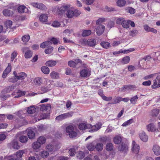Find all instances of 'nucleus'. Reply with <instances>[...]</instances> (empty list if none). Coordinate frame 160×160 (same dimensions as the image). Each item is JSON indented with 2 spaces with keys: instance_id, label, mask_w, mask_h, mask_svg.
I'll list each match as a JSON object with an SVG mask.
<instances>
[{
  "instance_id": "1",
  "label": "nucleus",
  "mask_w": 160,
  "mask_h": 160,
  "mask_svg": "<svg viewBox=\"0 0 160 160\" xmlns=\"http://www.w3.org/2000/svg\"><path fill=\"white\" fill-rule=\"evenodd\" d=\"M102 125V123L100 122H98L95 125H92L88 124V129H90L89 132H94L101 128Z\"/></svg>"
},
{
  "instance_id": "2",
  "label": "nucleus",
  "mask_w": 160,
  "mask_h": 160,
  "mask_svg": "<svg viewBox=\"0 0 160 160\" xmlns=\"http://www.w3.org/2000/svg\"><path fill=\"white\" fill-rule=\"evenodd\" d=\"M23 52H24V57L26 58H31L32 55V52L28 47H23L22 48Z\"/></svg>"
},
{
  "instance_id": "3",
  "label": "nucleus",
  "mask_w": 160,
  "mask_h": 160,
  "mask_svg": "<svg viewBox=\"0 0 160 160\" xmlns=\"http://www.w3.org/2000/svg\"><path fill=\"white\" fill-rule=\"evenodd\" d=\"M79 74L81 78H87L90 76L91 72L88 68H86L81 70L79 72Z\"/></svg>"
},
{
  "instance_id": "4",
  "label": "nucleus",
  "mask_w": 160,
  "mask_h": 160,
  "mask_svg": "<svg viewBox=\"0 0 160 160\" xmlns=\"http://www.w3.org/2000/svg\"><path fill=\"white\" fill-rule=\"evenodd\" d=\"M31 5L34 7L42 10H46L47 8L43 4L39 2H32Z\"/></svg>"
},
{
  "instance_id": "5",
  "label": "nucleus",
  "mask_w": 160,
  "mask_h": 160,
  "mask_svg": "<svg viewBox=\"0 0 160 160\" xmlns=\"http://www.w3.org/2000/svg\"><path fill=\"white\" fill-rule=\"evenodd\" d=\"M132 151L133 153L136 154L138 153L140 150V146L137 144L134 141H133L132 143Z\"/></svg>"
},
{
  "instance_id": "6",
  "label": "nucleus",
  "mask_w": 160,
  "mask_h": 160,
  "mask_svg": "<svg viewBox=\"0 0 160 160\" xmlns=\"http://www.w3.org/2000/svg\"><path fill=\"white\" fill-rule=\"evenodd\" d=\"M16 121L17 123L16 125V126L18 128L28 124L27 121L23 118L18 119H16Z\"/></svg>"
},
{
  "instance_id": "7",
  "label": "nucleus",
  "mask_w": 160,
  "mask_h": 160,
  "mask_svg": "<svg viewBox=\"0 0 160 160\" xmlns=\"http://www.w3.org/2000/svg\"><path fill=\"white\" fill-rule=\"evenodd\" d=\"M105 29L104 26L102 25H99L96 29V32L98 35L100 36L103 33Z\"/></svg>"
},
{
  "instance_id": "8",
  "label": "nucleus",
  "mask_w": 160,
  "mask_h": 160,
  "mask_svg": "<svg viewBox=\"0 0 160 160\" xmlns=\"http://www.w3.org/2000/svg\"><path fill=\"white\" fill-rule=\"evenodd\" d=\"M147 129L148 131L152 132H158V129L156 128L153 123H150L146 126Z\"/></svg>"
},
{
  "instance_id": "9",
  "label": "nucleus",
  "mask_w": 160,
  "mask_h": 160,
  "mask_svg": "<svg viewBox=\"0 0 160 160\" xmlns=\"http://www.w3.org/2000/svg\"><path fill=\"white\" fill-rule=\"evenodd\" d=\"M9 145L11 148H12L14 149L18 150L20 148V146L18 145V142L16 140H13Z\"/></svg>"
},
{
  "instance_id": "10",
  "label": "nucleus",
  "mask_w": 160,
  "mask_h": 160,
  "mask_svg": "<svg viewBox=\"0 0 160 160\" xmlns=\"http://www.w3.org/2000/svg\"><path fill=\"white\" fill-rule=\"evenodd\" d=\"M24 153V150H19L17 152L16 154L13 155V157L15 158L17 160H22V158Z\"/></svg>"
},
{
  "instance_id": "11",
  "label": "nucleus",
  "mask_w": 160,
  "mask_h": 160,
  "mask_svg": "<svg viewBox=\"0 0 160 160\" xmlns=\"http://www.w3.org/2000/svg\"><path fill=\"white\" fill-rule=\"evenodd\" d=\"M11 64L8 63V67L4 71L2 74V77L5 78L7 75L11 72Z\"/></svg>"
},
{
  "instance_id": "12",
  "label": "nucleus",
  "mask_w": 160,
  "mask_h": 160,
  "mask_svg": "<svg viewBox=\"0 0 160 160\" xmlns=\"http://www.w3.org/2000/svg\"><path fill=\"white\" fill-rule=\"evenodd\" d=\"M143 27L144 30L146 32H151L155 33H157V30L156 29L153 28H150L147 24L144 25Z\"/></svg>"
},
{
  "instance_id": "13",
  "label": "nucleus",
  "mask_w": 160,
  "mask_h": 160,
  "mask_svg": "<svg viewBox=\"0 0 160 160\" xmlns=\"http://www.w3.org/2000/svg\"><path fill=\"white\" fill-rule=\"evenodd\" d=\"M152 151L154 154L157 156L160 155V147L157 145H154L153 146Z\"/></svg>"
},
{
  "instance_id": "14",
  "label": "nucleus",
  "mask_w": 160,
  "mask_h": 160,
  "mask_svg": "<svg viewBox=\"0 0 160 160\" xmlns=\"http://www.w3.org/2000/svg\"><path fill=\"white\" fill-rule=\"evenodd\" d=\"M135 50V49L134 48H132L128 49L127 50H120L119 51L114 52H113V55L118 54L121 53H127L129 52H132Z\"/></svg>"
},
{
  "instance_id": "15",
  "label": "nucleus",
  "mask_w": 160,
  "mask_h": 160,
  "mask_svg": "<svg viewBox=\"0 0 160 160\" xmlns=\"http://www.w3.org/2000/svg\"><path fill=\"white\" fill-rule=\"evenodd\" d=\"M128 146L127 145L122 143L118 147V149L120 151L126 152L128 151Z\"/></svg>"
},
{
  "instance_id": "16",
  "label": "nucleus",
  "mask_w": 160,
  "mask_h": 160,
  "mask_svg": "<svg viewBox=\"0 0 160 160\" xmlns=\"http://www.w3.org/2000/svg\"><path fill=\"white\" fill-rule=\"evenodd\" d=\"M51 85H49L47 86H41L40 87V90L41 91V93H44L49 91L51 90Z\"/></svg>"
},
{
  "instance_id": "17",
  "label": "nucleus",
  "mask_w": 160,
  "mask_h": 160,
  "mask_svg": "<svg viewBox=\"0 0 160 160\" xmlns=\"http://www.w3.org/2000/svg\"><path fill=\"white\" fill-rule=\"evenodd\" d=\"M87 44L90 47H93L96 44V42L94 39H89L87 41Z\"/></svg>"
},
{
  "instance_id": "18",
  "label": "nucleus",
  "mask_w": 160,
  "mask_h": 160,
  "mask_svg": "<svg viewBox=\"0 0 160 160\" xmlns=\"http://www.w3.org/2000/svg\"><path fill=\"white\" fill-rule=\"evenodd\" d=\"M88 125L85 123H81L78 125V128L80 130H84L88 129Z\"/></svg>"
},
{
  "instance_id": "19",
  "label": "nucleus",
  "mask_w": 160,
  "mask_h": 160,
  "mask_svg": "<svg viewBox=\"0 0 160 160\" xmlns=\"http://www.w3.org/2000/svg\"><path fill=\"white\" fill-rule=\"evenodd\" d=\"M139 137L141 140L144 142H146L148 140V136L144 132H142L139 134Z\"/></svg>"
},
{
  "instance_id": "20",
  "label": "nucleus",
  "mask_w": 160,
  "mask_h": 160,
  "mask_svg": "<svg viewBox=\"0 0 160 160\" xmlns=\"http://www.w3.org/2000/svg\"><path fill=\"white\" fill-rule=\"evenodd\" d=\"M3 14L5 16H11L13 14L12 11L8 9H5L2 11Z\"/></svg>"
},
{
  "instance_id": "21",
  "label": "nucleus",
  "mask_w": 160,
  "mask_h": 160,
  "mask_svg": "<svg viewBox=\"0 0 160 160\" xmlns=\"http://www.w3.org/2000/svg\"><path fill=\"white\" fill-rule=\"evenodd\" d=\"M70 8V5H63L59 9V12L61 13H64L66 11H68Z\"/></svg>"
},
{
  "instance_id": "22",
  "label": "nucleus",
  "mask_w": 160,
  "mask_h": 160,
  "mask_svg": "<svg viewBox=\"0 0 160 160\" xmlns=\"http://www.w3.org/2000/svg\"><path fill=\"white\" fill-rule=\"evenodd\" d=\"M34 84L36 85H40L41 84L42 82V79L41 78L36 77L33 80Z\"/></svg>"
},
{
  "instance_id": "23",
  "label": "nucleus",
  "mask_w": 160,
  "mask_h": 160,
  "mask_svg": "<svg viewBox=\"0 0 160 160\" xmlns=\"http://www.w3.org/2000/svg\"><path fill=\"white\" fill-rule=\"evenodd\" d=\"M160 87V80L154 79L153 80V85L152 86V88H156Z\"/></svg>"
},
{
  "instance_id": "24",
  "label": "nucleus",
  "mask_w": 160,
  "mask_h": 160,
  "mask_svg": "<svg viewBox=\"0 0 160 160\" xmlns=\"http://www.w3.org/2000/svg\"><path fill=\"white\" fill-rule=\"evenodd\" d=\"M48 17L47 14H43L40 16L39 20L42 22H46L48 21Z\"/></svg>"
},
{
  "instance_id": "25",
  "label": "nucleus",
  "mask_w": 160,
  "mask_h": 160,
  "mask_svg": "<svg viewBox=\"0 0 160 160\" xmlns=\"http://www.w3.org/2000/svg\"><path fill=\"white\" fill-rule=\"evenodd\" d=\"M27 76V74L24 72H21L18 74V76H17L18 80H24Z\"/></svg>"
},
{
  "instance_id": "26",
  "label": "nucleus",
  "mask_w": 160,
  "mask_h": 160,
  "mask_svg": "<svg viewBox=\"0 0 160 160\" xmlns=\"http://www.w3.org/2000/svg\"><path fill=\"white\" fill-rule=\"evenodd\" d=\"M86 147L89 151H93L95 149V144L93 142L89 143L87 144Z\"/></svg>"
},
{
  "instance_id": "27",
  "label": "nucleus",
  "mask_w": 160,
  "mask_h": 160,
  "mask_svg": "<svg viewBox=\"0 0 160 160\" xmlns=\"http://www.w3.org/2000/svg\"><path fill=\"white\" fill-rule=\"evenodd\" d=\"M36 111V108L33 106H31L28 107L27 110L28 113L32 114L35 113Z\"/></svg>"
},
{
  "instance_id": "28",
  "label": "nucleus",
  "mask_w": 160,
  "mask_h": 160,
  "mask_svg": "<svg viewBox=\"0 0 160 160\" xmlns=\"http://www.w3.org/2000/svg\"><path fill=\"white\" fill-rule=\"evenodd\" d=\"M35 133L31 129H28V136L30 139H33L34 138Z\"/></svg>"
},
{
  "instance_id": "29",
  "label": "nucleus",
  "mask_w": 160,
  "mask_h": 160,
  "mask_svg": "<svg viewBox=\"0 0 160 160\" xmlns=\"http://www.w3.org/2000/svg\"><path fill=\"white\" fill-rule=\"evenodd\" d=\"M122 140V138L119 136H116L113 139V142L116 144H119Z\"/></svg>"
},
{
  "instance_id": "30",
  "label": "nucleus",
  "mask_w": 160,
  "mask_h": 160,
  "mask_svg": "<svg viewBox=\"0 0 160 160\" xmlns=\"http://www.w3.org/2000/svg\"><path fill=\"white\" fill-rule=\"evenodd\" d=\"M45 64L48 67H53L56 64V62L54 60H49L46 62Z\"/></svg>"
},
{
  "instance_id": "31",
  "label": "nucleus",
  "mask_w": 160,
  "mask_h": 160,
  "mask_svg": "<svg viewBox=\"0 0 160 160\" xmlns=\"http://www.w3.org/2000/svg\"><path fill=\"white\" fill-rule=\"evenodd\" d=\"M41 145L38 141L34 142L32 145V148L34 149H37L40 148Z\"/></svg>"
},
{
  "instance_id": "32",
  "label": "nucleus",
  "mask_w": 160,
  "mask_h": 160,
  "mask_svg": "<svg viewBox=\"0 0 160 160\" xmlns=\"http://www.w3.org/2000/svg\"><path fill=\"white\" fill-rule=\"evenodd\" d=\"M131 20H125V19L122 22V27L126 28H128L129 27Z\"/></svg>"
},
{
  "instance_id": "33",
  "label": "nucleus",
  "mask_w": 160,
  "mask_h": 160,
  "mask_svg": "<svg viewBox=\"0 0 160 160\" xmlns=\"http://www.w3.org/2000/svg\"><path fill=\"white\" fill-rule=\"evenodd\" d=\"M103 144L100 143H97L95 146V148L98 151H101L103 149Z\"/></svg>"
},
{
  "instance_id": "34",
  "label": "nucleus",
  "mask_w": 160,
  "mask_h": 160,
  "mask_svg": "<svg viewBox=\"0 0 160 160\" xmlns=\"http://www.w3.org/2000/svg\"><path fill=\"white\" fill-rule=\"evenodd\" d=\"M74 125H69L66 128V131L67 133H69L70 132L74 131Z\"/></svg>"
},
{
  "instance_id": "35",
  "label": "nucleus",
  "mask_w": 160,
  "mask_h": 160,
  "mask_svg": "<svg viewBox=\"0 0 160 160\" xmlns=\"http://www.w3.org/2000/svg\"><path fill=\"white\" fill-rule=\"evenodd\" d=\"M92 33L90 30H84L82 33V35L83 37H86L90 35Z\"/></svg>"
},
{
  "instance_id": "36",
  "label": "nucleus",
  "mask_w": 160,
  "mask_h": 160,
  "mask_svg": "<svg viewBox=\"0 0 160 160\" xmlns=\"http://www.w3.org/2000/svg\"><path fill=\"white\" fill-rule=\"evenodd\" d=\"M37 141L42 145L45 143L46 139L43 136H40L38 138Z\"/></svg>"
},
{
  "instance_id": "37",
  "label": "nucleus",
  "mask_w": 160,
  "mask_h": 160,
  "mask_svg": "<svg viewBox=\"0 0 160 160\" xmlns=\"http://www.w3.org/2000/svg\"><path fill=\"white\" fill-rule=\"evenodd\" d=\"M51 78L52 79H57L59 77V74L55 72H52L50 74Z\"/></svg>"
},
{
  "instance_id": "38",
  "label": "nucleus",
  "mask_w": 160,
  "mask_h": 160,
  "mask_svg": "<svg viewBox=\"0 0 160 160\" xmlns=\"http://www.w3.org/2000/svg\"><path fill=\"white\" fill-rule=\"evenodd\" d=\"M113 148V144L112 143H107L106 146V150L108 151H112Z\"/></svg>"
},
{
  "instance_id": "39",
  "label": "nucleus",
  "mask_w": 160,
  "mask_h": 160,
  "mask_svg": "<svg viewBox=\"0 0 160 160\" xmlns=\"http://www.w3.org/2000/svg\"><path fill=\"white\" fill-rule=\"evenodd\" d=\"M41 69L42 71L45 74H48L49 72V69L47 66L42 67Z\"/></svg>"
},
{
  "instance_id": "40",
  "label": "nucleus",
  "mask_w": 160,
  "mask_h": 160,
  "mask_svg": "<svg viewBox=\"0 0 160 160\" xmlns=\"http://www.w3.org/2000/svg\"><path fill=\"white\" fill-rule=\"evenodd\" d=\"M126 3V1L125 0H118L117 2V5L119 7H123Z\"/></svg>"
},
{
  "instance_id": "41",
  "label": "nucleus",
  "mask_w": 160,
  "mask_h": 160,
  "mask_svg": "<svg viewBox=\"0 0 160 160\" xmlns=\"http://www.w3.org/2000/svg\"><path fill=\"white\" fill-rule=\"evenodd\" d=\"M130 60V58L129 56H127L123 57L122 59V63L124 64L128 63Z\"/></svg>"
},
{
  "instance_id": "42",
  "label": "nucleus",
  "mask_w": 160,
  "mask_h": 160,
  "mask_svg": "<svg viewBox=\"0 0 160 160\" xmlns=\"http://www.w3.org/2000/svg\"><path fill=\"white\" fill-rule=\"evenodd\" d=\"M160 112V110L158 109H153L152 110V116L153 117H156L159 114Z\"/></svg>"
},
{
  "instance_id": "43",
  "label": "nucleus",
  "mask_w": 160,
  "mask_h": 160,
  "mask_svg": "<svg viewBox=\"0 0 160 160\" xmlns=\"http://www.w3.org/2000/svg\"><path fill=\"white\" fill-rule=\"evenodd\" d=\"M101 45L104 48H108L110 46V44L108 42H103L101 43Z\"/></svg>"
},
{
  "instance_id": "44",
  "label": "nucleus",
  "mask_w": 160,
  "mask_h": 160,
  "mask_svg": "<svg viewBox=\"0 0 160 160\" xmlns=\"http://www.w3.org/2000/svg\"><path fill=\"white\" fill-rule=\"evenodd\" d=\"M30 39V37L29 35H24L22 37V40L24 42H27Z\"/></svg>"
},
{
  "instance_id": "45",
  "label": "nucleus",
  "mask_w": 160,
  "mask_h": 160,
  "mask_svg": "<svg viewBox=\"0 0 160 160\" xmlns=\"http://www.w3.org/2000/svg\"><path fill=\"white\" fill-rule=\"evenodd\" d=\"M19 140L22 143H26L28 140V138L26 136H21L19 137Z\"/></svg>"
},
{
  "instance_id": "46",
  "label": "nucleus",
  "mask_w": 160,
  "mask_h": 160,
  "mask_svg": "<svg viewBox=\"0 0 160 160\" xmlns=\"http://www.w3.org/2000/svg\"><path fill=\"white\" fill-rule=\"evenodd\" d=\"M138 99V97L137 95L133 97L130 99L131 103L135 104L136 103Z\"/></svg>"
},
{
  "instance_id": "47",
  "label": "nucleus",
  "mask_w": 160,
  "mask_h": 160,
  "mask_svg": "<svg viewBox=\"0 0 160 160\" xmlns=\"http://www.w3.org/2000/svg\"><path fill=\"white\" fill-rule=\"evenodd\" d=\"M67 17L69 18H72L74 16L73 11L71 10H68L67 13Z\"/></svg>"
},
{
  "instance_id": "48",
  "label": "nucleus",
  "mask_w": 160,
  "mask_h": 160,
  "mask_svg": "<svg viewBox=\"0 0 160 160\" xmlns=\"http://www.w3.org/2000/svg\"><path fill=\"white\" fill-rule=\"evenodd\" d=\"M17 95L14 97L15 98H18L24 96L25 94V92L18 90L17 92Z\"/></svg>"
},
{
  "instance_id": "49",
  "label": "nucleus",
  "mask_w": 160,
  "mask_h": 160,
  "mask_svg": "<svg viewBox=\"0 0 160 160\" xmlns=\"http://www.w3.org/2000/svg\"><path fill=\"white\" fill-rule=\"evenodd\" d=\"M49 107H51L50 104H47L46 106L45 104H42L41 106L40 110L42 111H46L47 110L48 108Z\"/></svg>"
},
{
  "instance_id": "50",
  "label": "nucleus",
  "mask_w": 160,
  "mask_h": 160,
  "mask_svg": "<svg viewBox=\"0 0 160 160\" xmlns=\"http://www.w3.org/2000/svg\"><path fill=\"white\" fill-rule=\"evenodd\" d=\"M68 65L69 67L72 68H75L77 65V63L71 60L68 62Z\"/></svg>"
},
{
  "instance_id": "51",
  "label": "nucleus",
  "mask_w": 160,
  "mask_h": 160,
  "mask_svg": "<svg viewBox=\"0 0 160 160\" xmlns=\"http://www.w3.org/2000/svg\"><path fill=\"white\" fill-rule=\"evenodd\" d=\"M84 156V153L81 151L78 152L77 157L80 159H82Z\"/></svg>"
},
{
  "instance_id": "52",
  "label": "nucleus",
  "mask_w": 160,
  "mask_h": 160,
  "mask_svg": "<svg viewBox=\"0 0 160 160\" xmlns=\"http://www.w3.org/2000/svg\"><path fill=\"white\" fill-rule=\"evenodd\" d=\"M133 122L132 119H130L124 122L122 126L124 127L132 123Z\"/></svg>"
},
{
  "instance_id": "53",
  "label": "nucleus",
  "mask_w": 160,
  "mask_h": 160,
  "mask_svg": "<svg viewBox=\"0 0 160 160\" xmlns=\"http://www.w3.org/2000/svg\"><path fill=\"white\" fill-rule=\"evenodd\" d=\"M69 136L70 138H73L76 137L77 136V132L74 130L70 132L69 133Z\"/></svg>"
},
{
  "instance_id": "54",
  "label": "nucleus",
  "mask_w": 160,
  "mask_h": 160,
  "mask_svg": "<svg viewBox=\"0 0 160 160\" xmlns=\"http://www.w3.org/2000/svg\"><path fill=\"white\" fill-rule=\"evenodd\" d=\"M25 8L26 7L24 5L20 6L18 7V10L19 13H22L24 12Z\"/></svg>"
},
{
  "instance_id": "55",
  "label": "nucleus",
  "mask_w": 160,
  "mask_h": 160,
  "mask_svg": "<svg viewBox=\"0 0 160 160\" xmlns=\"http://www.w3.org/2000/svg\"><path fill=\"white\" fill-rule=\"evenodd\" d=\"M53 47H49L48 48L45 50V52L47 54H50L53 51Z\"/></svg>"
},
{
  "instance_id": "56",
  "label": "nucleus",
  "mask_w": 160,
  "mask_h": 160,
  "mask_svg": "<svg viewBox=\"0 0 160 160\" xmlns=\"http://www.w3.org/2000/svg\"><path fill=\"white\" fill-rule=\"evenodd\" d=\"M105 19L104 18H99L98 20L96 21V24L97 25H101V24L103 22H105Z\"/></svg>"
},
{
  "instance_id": "57",
  "label": "nucleus",
  "mask_w": 160,
  "mask_h": 160,
  "mask_svg": "<svg viewBox=\"0 0 160 160\" xmlns=\"http://www.w3.org/2000/svg\"><path fill=\"white\" fill-rule=\"evenodd\" d=\"M68 152L71 156H74L75 153H76L75 149L74 148L70 149L69 150Z\"/></svg>"
},
{
  "instance_id": "58",
  "label": "nucleus",
  "mask_w": 160,
  "mask_h": 160,
  "mask_svg": "<svg viewBox=\"0 0 160 160\" xmlns=\"http://www.w3.org/2000/svg\"><path fill=\"white\" fill-rule=\"evenodd\" d=\"M73 114V112H69L64 113L65 118L66 119L72 117Z\"/></svg>"
},
{
  "instance_id": "59",
  "label": "nucleus",
  "mask_w": 160,
  "mask_h": 160,
  "mask_svg": "<svg viewBox=\"0 0 160 160\" xmlns=\"http://www.w3.org/2000/svg\"><path fill=\"white\" fill-rule=\"evenodd\" d=\"M15 87V86H9L5 88V91L7 92H9L12 91Z\"/></svg>"
},
{
  "instance_id": "60",
  "label": "nucleus",
  "mask_w": 160,
  "mask_h": 160,
  "mask_svg": "<svg viewBox=\"0 0 160 160\" xmlns=\"http://www.w3.org/2000/svg\"><path fill=\"white\" fill-rule=\"evenodd\" d=\"M65 119L64 114H61L56 118V120L58 121H62Z\"/></svg>"
},
{
  "instance_id": "61",
  "label": "nucleus",
  "mask_w": 160,
  "mask_h": 160,
  "mask_svg": "<svg viewBox=\"0 0 160 160\" xmlns=\"http://www.w3.org/2000/svg\"><path fill=\"white\" fill-rule=\"evenodd\" d=\"M122 97H117L114 100L113 102L112 103V104H116L119 102L122 101Z\"/></svg>"
},
{
  "instance_id": "62",
  "label": "nucleus",
  "mask_w": 160,
  "mask_h": 160,
  "mask_svg": "<svg viewBox=\"0 0 160 160\" xmlns=\"http://www.w3.org/2000/svg\"><path fill=\"white\" fill-rule=\"evenodd\" d=\"M5 24L7 28H10L12 25V22L10 20H7Z\"/></svg>"
},
{
  "instance_id": "63",
  "label": "nucleus",
  "mask_w": 160,
  "mask_h": 160,
  "mask_svg": "<svg viewBox=\"0 0 160 160\" xmlns=\"http://www.w3.org/2000/svg\"><path fill=\"white\" fill-rule=\"evenodd\" d=\"M49 155V153L48 152L43 151L41 152V156L43 158H46Z\"/></svg>"
},
{
  "instance_id": "64",
  "label": "nucleus",
  "mask_w": 160,
  "mask_h": 160,
  "mask_svg": "<svg viewBox=\"0 0 160 160\" xmlns=\"http://www.w3.org/2000/svg\"><path fill=\"white\" fill-rule=\"evenodd\" d=\"M46 148L48 152H51L53 150V145L49 144L46 146Z\"/></svg>"
}]
</instances>
